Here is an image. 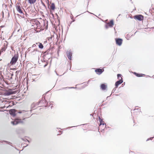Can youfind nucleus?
Returning a JSON list of instances; mask_svg holds the SVG:
<instances>
[{
    "instance_id": "nucleus-1",
    "label": "nucleus",
    "mask_w": 154,
    "mask_h": 154,
    "mask_svg": "<svg viewBox=\"0 0 154 154\" xmlns=\"http://www.w3.org/2000/svg\"><path fill=\"white\" fill-rule=\"evenodd\" d=\"M30 24L32 29H34L37 32L39 31L38 29H39L40 28V24L38 21L35 20H32L30 22Z\"/></svg>"
},
{
    "instance_id": "nucleus-2",
    "label": "nucleus",
    "mask_w": 154,
    "mask_h": 154,
    "mask_svg": "<svg viewBox=\"0 0 154 154\" xmlns=\"http://www.w3.org/2000/svg\"><path fill=\"white\" fill-rule=\"evenodd\" d=\"M99 120L100 122L99 125V130H100L101 131L103 130L106 127V125L103 119L99 117Z\"/></svg>"
},
{
    "instance_id": "nucleus-3",
    "label": "nucleus",
    "mask_w": 154,
    "mask_h": 154,
    "mask_svg": "<svg viewBox=\"0 0 154 154\" xmlns=\"http://www.w3.org/2000/svg\"><path fill=\"white\" fill-rule=\"evenodd\" d=\"M19 58V55L18 54H15L12 58L10 62V63L11 65L15 64L17 62Z\"/></svg>"
},
{
    "instance_id": "nucleus-4",
    "label": "nucleus",
    "mask_w": 154,
    "mask_h": 154,
    "mask_svg": "<svg viewBox=\"0 0 154 154\" xmlns=\"http://www.w3.org/2000/svg\"><path fill=\"white\" fill-rule=\"evenodd\" d=\"M13 34H14L15 36H17L18 38L21 37L22 35V29H20L18 30L16 29L14 31Z\"/></svg>"
},
{
    "instance_id": "nucleus-5",
    "label": "nucleus",
    "mask_w": 154,
    "mask_h": 154,
    "mask_svg": "<svg viewBox=\"0 0 154 154\" xmlns=\"http://www.w3.org/2000/svg\"><path fill=\"white\" fill-rule=\"evenodd\" d=\"M16 8L17 11L20 14H23L22 11V9H24L23 8L21 4L19 3H17L16 5Z\"/></svg>"
},
{
    "instance_id": "nucleus-6",
    "label": "nucleus",
    "mask_w": 154,
    "mask_h": 154,
    "mask_svg": "<svg viewBox=\"0 0 154 154\" xmlns=\"http://www.w3.org/2000/svg\"><path fill=\"white\" fill-rule=\"evenodd\" d=\"M24 120V119H23V120L20 119H16L14 121H12L11 123L14 125H16L19 123H23V121Z\"/></svg>"
},
{
    "instance_id": "nucleus-7",
    "label": "nucleus",
    "mask_w": 154,
    "mask_h": 154,
    "mask_svg": "<svg viewBox=\"0 0 154 154\" xmlns=\"http://www.w3.org/2000/svg\"><path fill=\"white\" fill-rule=\"evenodd\" d=\"M134 18L135 19L138 20L139 21H141L143 20L144 17L143 15L139 14L134 16Z\"/></svg>"
},
{
    "instance_id": "nucleus-8",
    "label": "nucleus",
    "mask_w": 154,
    "mask_h": 154,
    "mask_svg": "<svg viewBox=\"0 0 154 154\" xmlns=\"http://www.w3.org/2000/svg\"><path fill=\"white\" fill-rule=\"evenodd\" d=\"M116 44L119 45L121 46L123 40L122 39L120 38H116L115 39Z\"/></svg>"
},
{
    "instance_id": "nucleus-9",
    "label": "nucleus",
    "mask_w": 154,
    "mask_h": 154,
    "mask_svg": "<svg viewBox=\"0 0 154 154\" xmlns=\"http://www.w3.org/2000/svg\"><path fill=\"white\" fill-rule=\"evenodd\" d=\"M104 69H97L95 70V72L96 73L98 74H101L103 71Z\"/></svg>"
},
{
    "instance_id": "nucleus-10",
    "label": "nucleus",
    "mask_w": 154,
    "mask_h": 154,
    "mask_svg": "<svg viewBox=\"0 0 154 154\" xmlns=\"http://www.w3.org/2000/svg\"><path fill=\"white\" fill-rule=\"evenodd\" d=\"M55 8V6L54 3H52L50 7V11L51 14V10L54 11Z\"/></svg>"
},
{
    "instance_id": "nucleus-11",
    "label": "nucleus",
    "mask_w": 154,
    "mask_h": 154,
    "mask_svg": "<svg viewBox=\"0 0 154 154\" xmlns=\"http://www.w3.org/2000/svg\"><path fill=\"white\" fill-rule=\"evenodd\" d=\"M15 110L14 109H11L10 110L9 112L10 114L13 116L15 115Z\"/></svg>"
},
{
    "instance_id": "nucleus-12",
    "label": "nucleus",
    "mask_w": 154,
    "mask_h": 154,
    "mask_svg": "<svg viewBox=\"0 0 154 154\" xmlns=\"http://www.w3.org/2000/svg\"><path fill=\"white\" fill-rule=\"evenodd\" d=\"M72 56V53L71 51H69L67 53V56L68 59L71 60V56Z\"/></svg>"
},
{
    "instance_id": "nucleus-13",
    "label": "nucleus",
    "mask_w": 154,
    "mask_h": 154,
    "mask_svg": "<svg viewBox=\"0 0 154 154\" xmlns=\"http://www.w3.org/2000/svg\"><path fill=\"white\" fill-rule=\"evenodd\" d=\"M123 81H122V80H119L117 81L115 83V86L116 88H117L118 86L122 84L123 82Z\"/></svg>"
},
{
    "instance_id": "nucleus-14",
    "label": "nucleus",
    "mask_w": 154,
    "mask_h": 154,
    "mask_svg": "<svg viewBox=\"0 0 154 154\" xmlns=\"http://www.w3.org/2000/svg\"><path fill=\"white\" fill-rule=\"evenodd\" d=\"M28 2L31 5L35 3L37 0H27Z\"/></svg>"
},
{
    "instance_id": "nucleus-15",
    "label": "nucleus",
    "mask_w": 154,
    "mask_h": 154,
    "mask_svg": "<svg viewBox=\"0 0 154 154\" xmlns=\"http://www.w3.org/2000/svg\"><path fill=\"white\" fill-rule=\"evenodd\" d=\"M108 26L110 27H112L114 25L113 21L112 20H111L109 23H107Z\"/></svg>"
},
{
    "instance_id": "nucleus-16",
    "label": "nucleus",
    "mask_w": 154,
    "mask_h": 154,
    "mask_svg": "<svg viewBox=\"0 0 154 154\" xmlns=\"http://www.w3.org/2000/svg\"><path fill=\"white\" fill-rule=\"evenodd\" d=\"M106 88L107 86L104 84H101L100 85V88L103 90H106Z\"/></svg>"
},
{
    "instance_id": "nucleus-17",
    "label": "nucleus",
    "mask_w": 154,
    "mask_h": 154,
    "mask_svg": "<svg viewBox=\"0 0 154 154\" xmlns=\"http://www.w3.org/2000/svg\"><path fill=\"white\" fill-rule=\"evenodd\" d=\"M36 44L37 45L38 44H39L38 46L39 48L41 49H42L43 48V46L41 43L38 42L36 43Z\"/></svg>"
},
{
    "instance_id": "nucleus-18",
    "label": "nucleus",
    "mask_w": 154,
    "mask_h": 154,
    "mask_svg": "<svg viewBox=\"0 0 154 154\" xmlns=\"http://www.w3.org/2000/svg\"><path fill=\"white\" fill-rule=\"evenodd\" d=\"M48 28V23L47 22H44V28L47 29Z\"/></svg>"
},
{
    "instance_id": "nucleus-19",
    "label": "nucleus",
    "mask_w": 154,
    "mask_h": 154,
    "mask_svg": "<svg viewBox=\"0 0 154 154\" xmlns=\"http://www.w3.org/2000/svg\"><path fill=\"white\" fill-rule=\"evenodd\" d=\"M118 78L119 80H122L123 81L122 78V77L121 75L120 74H118L117 75Z\"/></svg>"
},
{
    "instance_id": "nucleus-20",
    "label": "nucleus",
    "mask_w": 154,
    "mask_h": 154,
    "mask_svg": "<svg viewBox=\"0 0 154 154\" xmlns=\"http://www.w3.org/2000/svg\"><path fill=\"white\" fill-rule=\"evenodd\" d=\"M5 102H7V100H5ZM7 102L8 103V104H9V106H10V105H13L14 104V102L13 101H7Z\"/></svg>"
},
{
    "instance_id": "nucleus-21",
    "label": "nucleus",
    "mask_w": 154,
    "mask_h": 154,
    "mask_svg": "<svg viewBox=\"0 0 154 154\" xmlns=\"http://www.w3.org/2000/svg\"><path fill=\"white\" fill-rule=\"evenodd\" d=\"M134 74L137 76L138 77H141L142 76L141 74H139L138 73H136V72H134Z\"/></svg>"
},
{
    "instance_id": "nucleus-22",
    "label": "nucleus",
    "mask_w": 154,
    "mask_h": 154,
    "mask_svg": "<svg viewBox=\"0 0 154 154\" xmlns=\"http://www.w3.org/2000/svg\"><path fill=\"white\" fill-rule=\"evenodd\" d=\"M12 94V93L11 92H8L7 93V95H9Z\"/></svg>"
},
{
    "instance_id": "nucleus-23",
    "label": "nucleus",
    "mask_w": 154,
    "mask_h": 154,
    "mask_svg": "<svg viewBox=\"0 0 154 154\" xmlns=\"http://www.w3.org/2000/svg\"><path fill=\"white\" fill-rule=\"evenodd\" d=\"M36 46V45L35 44H33L32 45V47H35Z\"/></svg>"
},
{
    "instance_id": "nucleus-24",
    "label": "nucleus",
    "mask_w": 154,
    "mask_h": 154,
    "mask_svg": "<svg viewBox=\"0 0 154 154\" xmlns=\"http://www.w3.org/2000/svg\"><path fill=\"white\" fill-rule=\"evenodd\" d=\"M11 70H15V68H13V69H10Z\"/></svg>"
},
{
    "instance_id": "nucleus-25",
    "label": "nucleus",
    "mask_w": 154,
    "mask_h": 154,
    "mask_svg": "<svg viewBox=\"0 0 154 154\" xmlns=\"http://www.w3.org/2000/svg\"><path fill=\"white\" fill-rule=\"evenodd\" d=\"M99 134H100V132H99Z\"/></svg>"
}]
</instances>
